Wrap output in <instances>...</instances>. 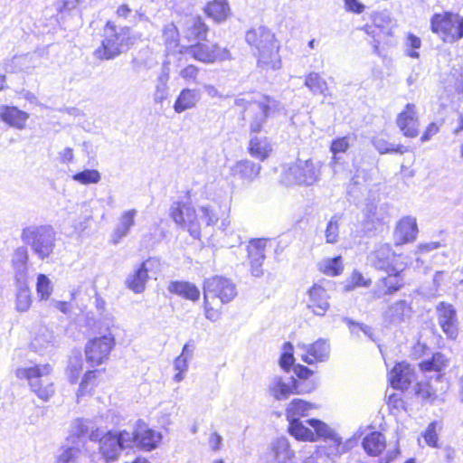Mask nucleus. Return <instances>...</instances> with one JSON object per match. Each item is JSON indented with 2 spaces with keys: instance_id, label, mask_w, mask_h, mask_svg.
<instances>
[{
  "instance_id": "obj_1",
  "label": "nucleus",
  "mask_w": 463,
  "mask_h": 463,
  "mask_svg": "<svg viewBox=\"0 0 463 463\" xmlns=\"http://www.w3.org/2000/svg\"><path fill=\"white\" fill-rule=\"evenodd\" d=\"M246 41L256 49L258 67L262 71H276L281 67L274 34L265 27L251 29L246 33Z\"/></svg>"
},
{
  "instance_id": "obj_2",
  "label": "nucleus",
  "mask_w": 463,
  "mask_h": 463,
  "mask_svg": "<svg viewBox=\"0 0 463 463\" xmlns=\"http://www.w3.org/2000/svg\"><path fill=\"white\" fill-rule=\"evenodd\" d=\"M22 241L41 260L50 258L56 247V232L52 225L31 224L23 228Z\"/></svg>"
},
{
  "instance_id": "obj_3",
  "label": "nucleus",
  "mask_w": 463,
  "mask_h": 463,
  "mask_svg": "<svg viewBox=\"0 0 463 463\" xmlns=\"http://www.w3.org/2000/svg\"><path fill=\"white\" fill-rule=\"evenodd\" d=\"M234 104L244 110L243 119L249 123L250 134L259 133L266 123L269 112L278 108V102L263 96L260 99H253L250 95L238 97Z\"/></svg>"
},
{
  "instance_id": "obj_4",
  "label": "nucleus",
  "mask_w": 463,
  "mask_h": 463,
  "mask_svg": "<svg viewBox=\"0 0 463 463\" xmlns=\"http://www.w3.org/2000/svg\"><path fill=\"white\" fill-rule=\"evenodd\" d=\"M132 44L128 27L117 28L112 22H108L101 44L93 52V55L98 60H112L128 51Z\"/></svg>"
},
{
  "instance_id": "obj_5",
  "label": "nucleus",
  "mask_w": 463,
  "mask_h": 463,
  "mask_svg": "<svg viewBox=\"0 0 463 463\" xmlns=\"http://www.w3.org/2000/svg\"><path fill=\"white\" fill-rule=\"evenodd\" d=\"M52 368L50 364H36L30 367H21L15 370V376L18 379L28 381L30 389L39 399L43 402L54 394V386L49 377Z\"/></svg>"
},
{
  "instance_id": "obj_6",
  "label": "nucleus",
  "mask_w": 463,
  "mask_h": 463,
  "mask_svg": "<svg viewBox=\"0 0 463 463\" xmlns=\"http://www.w3.org/2000/svg\"><path fill=\"white\" fill-rule=\"evenodd\" d=\"M321 175V165L312 159H298L283 168L280 182L287 185H313Z\"/></svg>"
},
{
  "instance_id": "obj_7",
  "label": "nucleus",
  "mask_w": 463,
  "mask_h": 463,
  "mask_svg": "<svg viewBox=\"0 0 463 463\" xmlns=\"http://www.w3.org/2000/svg\"><path fill=\"white\" fill-rule=\"evenodd\" d=\"M309 423L317 431L318 438L325 441L324 445L316 446L317 449H321V456H325L328 460L335 463L336 459L346 451L342 438L331 427L319 420H311Z\"/></svg>"
},
{
  "instance_id": "obj_8",
  "label": "nucleus",
  "mask_w": 463,
  "mask_h": 463,
  "mask_svg": "<svg viewBox=\"0 0 463 463\" xmlns=\"http://www.w3.org/2000/svg\"><path fill=\"white\" fill-rule=\"evenodd\" d=\"M431 30L444 42L454 43L463 37V17L457 14H436L431 18Z\"/></svg>"
},
{
  "instance_id": "obj_9",
  "label": "nucleus",
  "mask_w": 463,
  "mask_h": 463,
  "mask_svg": "<svg viewBox=\"0 0 463 463\" xmlns=\"http://www.w3.org/2000/svg\"><path fill=\"white\" fill-rule=\"evenodd\" d=\"M115 327L113 319H111L107 328L108 334L90 340L85 346L86 360L91 366H98L108 360L109 355L115 345V336L111 329Z\"/></svg>"
},
{
  "instance_id": "obj_10",
  "label": "nucleus",
  "mask_w": 463,
  "mask_h": 463,
  "mask_svg": "<svg viewBox=\"0 0 463 463\" xmlns=\"http://www.w3.org/2000/svg\"><path fill=\"white\" fill-rule=\"evenodd\" d=\"M170 216L175 224L186 230L193 238H200L202 224L196 210L190 204L174 203L170 207Z\"/></svg>"
},
{
  "instance_id": "obj_11",
  "label": "nucleus",
  "mask_w": 463,
  "mask_h": 463,
  "mask_svg": "<svg viewBox=\"0 0 463 463\" xmlns=\"http://www.w3.org/2000/svg\"><path fill=\"white\" fill-rule=\"evenodd\" d=\"M133 435L127 430L118 434L109 431L98 439L99 453L107 462L113 461L118 458L122 449L133 447Z\"/></svg>"
},
{
  "instance_id": "obj_12",
  "label": "nucleus",
  "mask_w": 463,
  "mask_h": 463,
  "mask_svg": "<svg viewBox=\"0 0 463 463\" xmlns=\"http://www.w3.org/2000/svg\"><path fill=\"white\" fill-rule=\"evenodd\" d=\"M237 295L235 284L229 279L214 276L204 280L203 300L219 298L222 304L229 303Z\"/></svg>"
},
{
  "instance_id": "obj_13",
  "label": "nucleus",
  "mask_w": 463,
  "mask_h": 463,
  "mask_svg": "<svg viewBox=\"0 0 463 463\" xmlns=\"http://www.w3.org/2000/svg\"><path fill=\"white\" fill-rule=\"evenodd\" d=\"M330 344L325 338H318L312 344L298 343L296 345L297 355L307 364L326 362L330 357Z\"/></svg>"
},
{
  "instance_id": "obj_14",
  "label": "nucleus",
  "mask_w": 463,
  "mask_h": 463,
  "mask_svg": "<svg viewBox=\"0 0 463 463\" xmlns=\"http://www.w3.org/2000/svg\"><path fill=\"white\" fill-rule=\"evenodd\" d=\"M313 387L302 388L300 383L294 377H282L274 375L268 385V392L276 401H285L291 394L309 392Z\"/></svg>"
},
{
  "instance_id": "obj_15",
  "label": "nucleus",
  "mask_w": 463,
  "mask_h": 463,
  "mask_svg": "<svg viewBox=\"0 0 463 463\" xmlns=\"http://www.w3.org/2000/svg\"><path fill=\"white\" fill-rule=\"evenodd\" d=\"M405 267L386 271L387 275L378 279L371 294L374 299L393 295L404 286L403 270Z\"/></svg>"
},
{
  "instance_id": "obj_16",
  "label": "nucleus",
  "mask_w": 463,
  "mask_h": 463,
  "mask_svg": "<svg viewBox=\"0 0 463 463\" xmlns=\"http://www.w3.org/2000/svg\"><path fill=\"white\" fill-rule=\"evenodd\" d=\"M184 52L194 59L204 62L213 63L231 58L230 52L226 48H221L216 44L196 43L184 48Z\"/></svg>"
},
{
  "instance_id": "obj_17",
  "label": "nucleus",
  "mask_w": 463,
  "mask_h": 463,
  "mask_svg": "<svg viewBox=\"0 0 463 463\" xmlns=\"http://www.w3.org/2000/svg\"><path fill=\"white\" fill-rule=\"evenodd\" d=\"M368 260L374 269L384 272L405 267L403 263L399 262V256L395 254L388 244L377 246L369 254Z\"/></svg>"
},
{
  "instance_id": "obj_18",
  "label": "nucleus",
  "mask_w": 463,
  "mask_h": 463,
  "mask_svg": "<svg viewBox=\"0 0 463 463\" xmlns=\"http://www.w3.org/2000/svg\"><path fill=\"white\" fill-rule=\"evenodd\" d=\"M396 124L403 136L413 138L419 135L420 119L417 107L413 103H407L398 114Z\"/></svg>"
},
{
  "instance_id": "obj_19",
  "label": "nucleus",
  "mask_w": 463,
  "mask_h": 463,
  "mask_svg": "<svg viewBox=\"0 0 463 463\" xmlns=\"http://www.w3.org/2000/svg\"><path fill=\"white\" fill-rule=\"evenodd\" d=\"M267 463H294L295 451L287 438H278L270 442L265 453Z\"/></svg>"
},
{
  "instance_id": "obj_20",
  "label": "nucleus",
  "mask_w": 463,
  "mask_h": 463,
  "mask_svg": "<svg viewBox=\"0 0 463 463\" xmlns=\"http://www.w3.org/2000/svg\"><path fill=\"white\" fill-rule=\"evenodd\" d=\"M158 264V260L152 258L142 262L139 267L127 278L126 284L128 288L137 294L142 293L146 288V284L148 279V271Z\"/></svg>"
},
{
  "instance_id": "obj_21",
  "label": "nucleus",
  "mask_w": 463,
  "mask_h": 463,
  "mask_svg": "<svg viewBox=\"0 0 463 463\" xmlns=\"http://www.w3.org/2000/svg\"><path fill=\"white\" fill-rule=\"evenodd\" d=\"M266 239L251 240L247 246L248 258L252 276L260 278L263 275L262 265L265 260Z\"/></svg>"
},
{
  "instance_id": "obj_22",
  "label": "nucleus",
  "mask_w": 463,
  "mask_h": 463,
  "mask_svg": "<svg viewBox=\"0 0 463 463\" xmlns=\"http://www.w3.org/2000/svg\"><path fill=\"white\" fill-rule=\"evenodd\" d=\"M133 435V446H139L147 450L157 447L162 436L159 432L147 428L143 421H138L137 428L130 432Z\"/></svg>"
},
{
  "instance_id": "obj_23",
  "label": "nucleus",
  "mask_w": 463,
  "mask_h": 463,
  "mask_svg": "<svg viewBox=\"0 0 463 463\" xmlns=\"http://www.w3.org/2000/svg\"><path fill=\"white\" fill-rule=\"evenodd\" d=\"M307 308L316 316L323 317L330 307L326 289L319 284H314L307 291Z\"/></svg>"
},
{
  "instance_id": "obj_24",
  "label": "nucleus",
  "mask_w": 463,
  "mask_h": 463,
  "mask_svg": "<svg viewBox=\"0 0 463 463\" xmlns=\"http://www.w3.org/2000/svg\"><path fill=\"white\" fill-rule=\"evenodd\" d=\"M414 380L413 369L404 362L398 363L389 373V381L394 389H408Z\"/></svg>"
},
{
  "instance_id": "obj_25",
  "label": "nucleus",
  "mask_w": 463,
  "mask_h": 463,
  "mask_svg": "<svg viewBox=\"0 0 463 463\" xmlns=\"http://www.w3.org/2000/svg\"><path fill=\"white\" fill-rule=\"evenodd\" d=\"M29 114L14 106H0V120L11 128L22 130L26 127Z\"/></svg>"
},
{
  "instance_id": "obj_26",
  "label": "nucleus",
  "mask_w": 463,
  "mask_h": 463,
  "mask_svg": "<svg viewBox=\"0 0 463 463\" xmlns=\"http://www.w3.org/2000/svg\"><path fill=\"white\" fill-rule=\"evenodd\" d=\"M261 170L260 164L245 159L236 162L231 168L232 175L244 183H251L258 178Z\"/></svg>"
},
{
  "instance_id": "obj_27",
  "label": "nucleus",
  "mask_w": 463,
  "mask_h": 463,
  "mask_svg": "<svg viewBox=\"0 0 463 463\" xmlns=\"http://www.w3.org/2000/svg\"><path fill=\"white\" fill-rule=\"evenodd\" d=\"M439 323L443 332L451 339L458 335L456 312L450 305L442 304L439 309Z\"/></svg>"
},
{
  "instance_id": "obj_28",
  "label": "nucleus",
  "mask_w": 463,
  "mask_h": 463,
  "mask_svg": "<svg viewBox=\"0 0 463 463\" xmlns=\"http://www.w3.org/2000/svg\"><path fill=\"white\" fill-rule=\"evenodd\" d=\"M310 420L288 421V431L296 439L301 441H316L319 439L317 431L309 423Z\"/></svg>"
},
{
  "instance_id": "obj_29",
  "label": "nucleus",
  "mask_w": 463,
  "mask_h": 463,
  "mask_svg": "<svg viewBox=\"0 0 463 463\" xmlns=\"http://www.w3.org/2000/svg\"><path fill=\"white\" fill-rule=\"evenodd\" d=\"M137 213V212L135 209H130L121 213L118 223L111 234V242L113 244L119 243L129 233L131 228L135 225Z\"/></svg>"
},
{
  "instance_id": "obj_30",
  "label": "nucleus",
  "mask_w": 463,
  "mask_h": 463,
  "mask_svg": "<svg viewBox=\"0 0 463 463\" xmlns=\"http://www.w3.org/2000/svg\"><path fill=\"white\" fill-rule=\"evenodd\" d=\"M29 254L27 247L16 248L12 255V265L14 269L15 281L27 280Z\"/></svg>"
},
{
  "instance_id": "obj_31",
  "label": "nucleus",
  "mask_w": 463,
  "mask_h": 463,
  "mask_svg": "<svg viewBox=\"0 0 463 463\" xmlns=\"http://www.w3.org/2000/svg\"><path fill=\"white\" fill-rule=\"evenodd\" d=\"M418 227L416 219L411 216L402 218L395 228V238L399 243L412 241L417 235Z\"/></svg>"
},
{
  "instance_id": "obj_32",
  "label": "nucleus",
  "mask_w": 463,
  "mask_h": 463,
  "mask_svg": "<svg viewBox=\"0 0 463 463\" xmlns=\"http://www.w3.org/2000/svg\"><path fill=\"white\" fill-rule=\"evenodd\" d=\"M200 98L199 90L185 88L179 93L174 104V109L176 113H182L187 109H194L199 102Z\"/></svg>"
},
{
  "instance_id": "obj_33",
  "label": "nucleus",
  "mask_w": 463,
  "mask_h": 463,
  "mask_svg": "<svg viewBox=\"0 0 463 463\" xmlns=\"http://www.w3.org/2000/svg\"><path fill=\"white\" fill-rule=\"evenodd\" d=\"M362 446L369 456L377 457L385 449L386 439L383 433L373 431L364 438Z\"/></svg>"
},
{
  "instance_id": "obj_34",
  "label": "nucleus",
  "mask_w": 463,
  "mask_h": 463,
  "mask_svg": "<svg viewBox=\"0 0 463 463\" xmlns=\"http://www.w3.org/2000/svg\"><path fill=\"white\" fill-rule=\"evenodd\" d=\"M272 151V145L267 137L251 136L249 143V153L251 156L264 161Z\"/></svg>"
},
{
  "instance_id": "obj_35",
  "label": "nucleus",
  "mask_w": 463,
  "mask_h": 463,
  "mask_svg": "<svg viewBox=\"0 0 463 463\" xmlns=\"http://www.w3.org/2000/svg\"><path fill=\"white\" fill-rule=\"evenodd\" d=\"M193 353V345L185 344L181 354L175 359L174 369L176 373L173 376L174 382L180 383L184 379L185 373L188 371V362L192 358Z\"/></svg>"
},
{
  "instance_id": "obj_36",
  "label": "nucleus",
  "mask_w": 463,
  "mask_h": 463,
  "mask_svg": "<svg viewBox=\"0 0 463 463\" xmlns=\"http://www.w3.org/2000/svg\"><path fill=\"white\" fill-rule=\"evenodd\" d=\"M315 408V405L308 402L302 399H294L286 409L287 420L288 421L298 420L301 417L307 416L309 411Z\"/></svg>"
},
{
  "instance_id": "obj_37",
  "label": "nucleus",
  "mask_w": 463,
  "mask_h": 463,
  "mask_svg": "<svg viewBox=\"0 0 463 463\" xmlns=\"http://www.w3.org/2000/svg\"><path fill=\"white\" fill-rule=\"evenodd\" d=\"M171 293L176 294L186 299L196 301L200 297V291L195 285L185 281H174L168 286Z\"/></svg>"
},
{
  "instance_id": "obj_38",
  "label": "nucleus",
  "mask_w": 463,
  "mask_h": 463,
  "mask_svg": "<svg viewBox=\"0 0 463 463\" xmlns=\"http://www.w3.org/2000/svg\"><path fill=\"white\" fill-rule=\"evenodd\" d=\"M305 86L311 91L314 95H323L327 96L329 93L328 84L318 72H310L305 77Z\"/></svg>"
},
{
  "instance_id": "obj_39",
  "label": "nucleus",
  "mask_w": 463,
  "mask_h": 463,
  "mask_svg": "<svg viewBox=\"0 0 463 463\" xmlns=\"http://www.w3.org/2000/svg\"><path fill=\"white\" fill-rule=\"evenodd\" d=\"M373 24L376 29L379 30V33H376L378 39L375 40L377 44L380 43L383 37L391 36L396 27L395 22L386 13L376 14Z\"/></svg>"
},
{
  "instance_id": "obj_40",
  "label": "nucleus",
  "mask_w": 463,
  "mask_h": 463,
  "mask_svg": "<svg viewBox=\"0 0 463 463\" xmlns=\"http://www.w3.org/2000/svg\"><path fill=\"white\" fill-rule=\"evenodd\" d=\"M205 13L216 23H222L230 15L228 2L226 0H213L207 4Z\"/></svg>"
},
{
  "instance_id": "obj_41",
  "label": "nucleus",
  "mask_w": 463,
  "mask_h": 463,
  "mask_svg": "<svg viewBox=\"0 0 463 463\" xmlns=\"http://www.w3.org/2000/svg\"><path fill=\"white\" fill-rule=\"evenodd\" d=\"M411 308L405 300L392 304L385 312V317L392 323H400L408 317Z\"/></svg>"
},
{
  "instance_id": "obj_42",
  "label": "nucleus",
  "mask_w": 463,
  "mask_h": 463,
  "mask_svg": "<svg viewBox=\"0 0 463 463\" xmlns=\"http://www.w3.org/2000/svg\"><path fill=\"white\" fill-rule=\"evenodd\" d=\"M15 308L18 312H26L32 305L31 290L27 280L16 281Z\"/></svg>"
},
{
  "instance_id": "obj_43",
  "label": "nucleus",
  "mask_w": 463,
  "mask_h": 463,
  "mask_svg": "<svg viewBox=\"0 0 463 463\" xmlns=\"http://www.w3.org/2000/svg\"><path fill=\"white\" fill-rule=\"evenodd\" d=\"M198 212L200 222L204 223L206 226L215 225L222 217L220 213L221 207L216 203L201 205L198 208Z\"/></svg>"
},
{
  "instance_id": "obj_44",
  "label": "nucleus",
  "mask_w": 463,
  "mask_h": 463,
  "mask_svg": "<svg viewBox=\"0 0 463 463\" xmlns=\"http://www.w3.org/2000/svg\"><path fill=\"white\" fill-rule=\"evenodd\" d=\"M207 33V27L200 17H191L186 21L185 38L188 41L203 40Z\"/></svg>"
},
{
  "instance_id": "obj_45",
  "label": "nucleus",
  "mask_w": 463,
  "mask_h": 463,
  "mask_svg": "<svg viewBox=\"0 0 463 463\" xmlns=\"http://www.w3.org/2000/svg\"><path fill=\"white\" fill-rule=\"evenodd\" d=\"M449 364V358L442 353H435L431 359L424 360L420 364L422 372L435 371L440 373L444 371Z\"/></svg>"
},
{
  "instance_id": "obj_46",
  "label": "nucleus",
  "mask_w": 463,
  "mask_h": 463,
  "mask_svg": "<svg viewBox=\"0 0 463 463\" xmlns=\"http://www.w3.org/2000/svg\"><path fill=\"white\" fill-rule=\"evenodd\" d=\"M73 431L79 437L88 435L90 440H98L102 431L94 428L93 423L89 420L78 419L73 423Z\"/></svg>"
},
{
  "instance_id": "obj_47",
  "label": "nucleus",
  "mask_w": 463,
  "mask_h": 463,
  "mask_svg": "<svg viewBox=\"0 0 463 463\" xmlns=\"http://www.w3.org/2000/svg\"><path fill=\"white\" fill-rule=\"evenodd\" d=\"M373 146L380 154H404L409 151L408 147L401 144L390 143L383 137H375L372 139Z\"/></svg>"
},
{
  "instance_id": "obj_48",
  "label": "nucleus",
  "mask_w": 463,
  "mask_h": 463,
  "mask_svg": "<svg viewBox=\"0 0 463 463\" xmlns=\"http://www.w3.org/2000/svg\"><path fill=\"white\" fill-rule=\"evenodd\" d=\"M40 63V57L37 53H27L19 56H14L11 61V65L14 69L20 71H28L35 68Z\"/></svg>"
},
{
  "instance_id": "obj_49",
  "label": "nucleus",
  "mask_w": 463,
  "mask_h": 463,
  "mask_svg": "<svg viewBox=\"0 0 463 463\" xmlns=\"http://www.w3.org/2000/svg\"><path fill=\"white\" fill-rule=\"evenodd\" d=\"M169 70L163 68L161 73L157 77L156 90L154 93V100L156 103H162L168 96Z\"/></svg>"
},
{
  "instance_id": "obj_50",
  "label": "nucleus",
  "mask_w": 463,
  "mask_h": 463,
  "mask_svg": "<svg viewBox=\"0 0 463 463\" xmlns=\"http://www.w3.org/2000/svg\"><path fill=\"white\" fill-rule=\"evenodd\" d=\"M163 38L168 52H175L179 47V33L174 24H168L164 27Z\"/></svg>"
},
{
  "instance_id": "obj_51",
  "label": "nucleus",
  "mask_w": 463,
  "mask_h": 463,
  "mask_svg": "<svg viewBox=\"0 0 463 463\" xmlns=\"http://www.w3.org/2000/svg\"><path fill=\"white\" fill-rule=\"evenodd\" d=\"M56 340L53 332L47 328H42L33 338L32 345L36 350H43L49 346H53Z\"/></svg>"
},
{
  "instance_id": "obj_52",
  "label": "nucleus",
  "mask_w": 463,
  "mask_h": 463,
  "mask_svg": "<svg viewBox=\"0 0 463 463\" xmlns=\"http://www.w3.org/2000/svg\"><path fill=\"white\" fill-rule=\"evenodd\" d=\"M319 270L327 276H337L343 270L342 258L325 259L318 264Z\"/></svg>"
},
{
  "instance_id": "obj_53",
  "label": "nucleus",
  "mask_w": 463,
  "mask_h": 463,
  "mask_svg": "<svg viewBox=\"0 0 463 463\" xmlns=\"http://www.w3.org/2000/svg\"><path fill=\"white\" fill-rule=\"evenodd\" d=\"M53 291L51 279L44 274H39L36 282V293L40 300H47Z\"/></svg>"
},
{
  "instance_id": "obj_54",
  "label": "nucleus",
  "mask_w": 463,
  "mask_h": 463,
  "mask_svg": "<svg viewBox=\"0 0 463 463\" xmlns=\"http://www.w3.org/2000/svg\"><path fill=\"white\" fill-rule=\"evenodd\" d=\"M81 451L76 447L62 448L56 456L55 463H79Z\"/></svg>"
},
{
  "instance_id": "obj_55",
  "label": "nucleus",
  "mask_w": 463,
  "mask_h": 463,
  "mask_svg": "<svg viewBox=\"0 0 463 463\" xmlns=\"http://www.w3.org/2000/svg\"><path fill=\"white\" fill-rule=\"evenodd\" d=\"M72 179L81 184H98L101 179V175L96 169H86L75 174Z\"/></svg>"
},
{
  "instance_id": "obj_56",
  "label": "nucleus",
  "mask_w": 463,
  "mask_h": 463,
  "mask_svg": "<svg viewBox=\"0 0 463 463\" xmlns=\"http://www.w3.org/2000/svg\"><path fill=\"white\" fill-rule=\"evenodd\" d=\"M341 216L334 215L327 223L325 235L327 243H335L339 234V222Z\"/></svg>"
},
{
  "instance_id": "obj_57",
  "label": "nucleus",
  "mask_w": 463,
  "mask_h": 463,
  "mask_svg": "<svg viewBox=\"0 0 463 463\" xmlns=\"http://www.w3.org/2000/svg\"><path fill=\"white\" fill-rule=\"evenodd\" d=\"M350 147V137H343L335 139L330 146V150L333 153L334 156L332 158L333 163H335L337 160L336 155L339 153H345Z\"/></svg>"
},
{
  "instance_id": "obj_58",
  "label": "nucleus",
  "mask_w": 463,
  "mask_h": 463,
  "mask_svg": "<svg viewBox=\"0 0 463 463\" xmlns=\"http://www.w3.org/2000/svg\"><path fill=\"white\" fill-rule=\"evenodd\" d=\"M420 39L412 33H408L406 37L407 54L414 59L419 58L420 54L416 50L420 49Z\"/></svg>"
},
{
  "instance_id": "obj_59",
  "label": "nucleus",
  "mask_w": 463,
  "mask_h": 463,
  "mask_svg": "<svg viewBox=\"0 0 463 463\" xmlns=\"http://www.w3.org/2000/svg\"><path fill=\"white\" fill-rule=\"evenodd\" d=\"M345 321L347 323L352 335H354L359 337L360 333H363L364 335L368 336L370 339L373 340V331L370 326L364 324L355 323L348 318H345Z\"/></svg>"
},
{
  "instance_id": "obj_60",
  "label": "nucleus",
  "mask_w": 463,
  "mask_h": 463,
  "mask_svg": "<svg viewBox=\"0 0 463 463\" xmlns=\"http://www.w3.org/2000/svg\"><path fill=\"white\" fill-rule=\"evenodd\" d=\"M283 350L284 352L279 360V364L283 369L288 370V368L293 364L295 360L293 356L294 347L290 343H286L284 345Z\"/></svg>"
},
{
  "instance_id": "obj_61",
  "label": "nucleus",
  "mask_w": 463,
  "mask_h": 463,
  "mask_svg": "<svg viewBox=\"0 0 463 463\" xmlns=\"http://www.w3.org/2000/svg\"><path fill=\"white\" fill-rule=\"evenodd\" d=\"M179 74L185 81L198 83L197 77L199 74V68L194 65H187L180 71Z\"/></svg>"
},
{
  "instance_id": "obj_62",
  "label": "nucleus",
  "mask_w": 463,
  "mask_h": 463,
  "mask_svg": "<svg viewBox=\"0 0 463 463\" xmlns=\"http://www.w3.org/2000/svg\"><path fill=\"white\" fill-rule=\"evenodd\" d=\"M423 439H424V441L425 443L430 446V447H437V443H438V434H437V431H436V423L435 422H431L427 430H425V432L423 433Z\"/></svg>"
},
{
  "instance_id": "obj_63",
  "label": "nucleus",
  "mask_w": 463,
  "mask_h": 463,
  "mask_svg": "<svg viewBox=\"0 0 463 463\" xmlns=\"http://www.w3.org/2000/svg\"><path fill=\"white\" fill-rule=\"evenodd\" d=\"M351 283L354 287H369L371 279H365L361 272L354 270L351 275Z\"/></svg>"
},
{
  "instance_id": "obj_64",
  "label": "nucleus",
  "mask_w": 463,
  "mask_h": 463,
  "mask_svg": "<svg viewBox=\"0 0 463 463\" xmlns=\"http://www.w3.org/2000/svg\"><path fill=\"white\" fill-rule=\"evenodd\" d=\"M321 457V449L315 447L314 450L302 457L301 463H318V459Z\"/></svg>"
}]
</instances>
